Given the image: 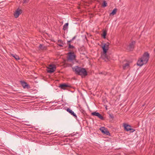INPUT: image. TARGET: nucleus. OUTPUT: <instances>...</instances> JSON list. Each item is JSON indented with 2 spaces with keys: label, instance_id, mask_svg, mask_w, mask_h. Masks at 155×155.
I'll list each match as a JSON object with an SVG mask.
<instances>
[{
  "label": "nucleus",
  "instance_id": "4",
  "mask_svg": "<svg viewBox=\"0 0 155 155\" xmlns=\"http://www.w3.org/2000/svg\"><path fill=\"white\" fill-rule=\"evenodd\" d=\"M68 61L71 62L73 60L75 59L76 56L74 54L73 51L69 52L68 53Z\"/></svg>",
  "mask_w": 155,
  "mask_h": 155
},
{
  "label": "nucleus",
  "instance_id": "7",
  "mask_svg": "<svg viewBox=\"0 0 155 155\" xmlns=\"http://www.w3.org/2000/svg\"><path fill=\"white\" fill-rule=\"evenodd\" d=\"M104 134H106L107 135L110 136V134L107 130V128H106L104 127H101L99 129Z\"/></svg>",
  "mask_w": 155,
  "mask_h": 155
},
{
  "label": "nucleus",
  "instance_id": "3",
  "mask_svg": "<svg viewBox=\"0 0 155 155\" xmlns=\"http://www.w3.org/2000/svg\"><path fill=\"white\" fill-rule=\"evenodd\" d=\"M109 43L107 42L104 44L102 46L104 53L102 55V57L106 61L109 60V58L107 55V51L109 49Z\"/></svg>",
  "mask_w": 155,
  "mask_h": 155
},
{
  "label": "nucleus",
  "instance_id": "2",
  "mask_svg": "<svg viewBox=\"0 0 155 155\" xmlns=\"http://www.w3.org/2000/svg\"><path fill=\"white\" fill-rule=\"evenodd\" d=\"M72 69L76 74L84 76L87 75V71L84 68L76 66L73 68Z\"/></svg>",
  "mask_w": 155,
  "mask_h": 155
},
{
  "label": "nucleus",
  "instance_id": "25",
  "mask_svg": "<svg viewBox=\"0 0 155 155\" xmlns=\"http://www.w3.org/2000/svg\"><path fill=\"white\" fill-rule=\"evenodd\" d=\"M29 2V0H24L23 2L24 3H27Z\"/></svg>",
  "mask_w": 155,
  "mask_h": 155
},
{
  "label": "nucleus",
  "instance_id": "11",
  "mask_svg": "<svg viewBox=\"0 0 155 155\" xmlns=\"http://www.w3.org/2000/svg\"><path fill=\"white\" fill-rule=\"evenodd\" d=\"M22 10L21 9H17L14 13V16L15 18H18L19 15L22 13Z\"/></svg>",
  "mask_w": 155,
  "mask_h": 155
},
{
  "label": "nucleus",
  "instance_id": "22",
  "mask_svg": "<svg viewBox=\"0 0 155 155\" xmlns=\"http://www.w3.org/2000/svg\"><path fill=\"white\" fill-rule=\"evenodd\" d=\"M39 48L41 50H44L45 48V47L43 46V45L42 44H40L39 46Z\"/></svg>",
  "mask_w": 155,
  "mask_h": 155
},
{
  "label": "nucleus",
  "instance_id": "10",
  "mask_svg": "<svg viewBox=\"0 0 155 155\" xmlns=\"http://www.w3.org/2000/svg\"><path fill=\"white\" fill-rule=\"evenodd\" d=\"M21 85L24 88L29 89L30 88V86L27 83L24 81H21Z\"/></svg>",
  "mask_w": 155,
  "mask_h": 155
},
{
  "label": "nucleus",
  "instance_id": "26",
  "mask_svg": "<svg viewBox=\"0 0 155 155\" xmlns=\"http://www.w3.org/2000/svg\"><path fill=\"white\" fill-rule=\"evenodd\" d=\"M77 37V36H75L72 38V40H74Z\"/></svg>",
  "mask_w": 155,
  "mask_h": 155
},
{
  "label": "nucleus",
  "instance_id": "5",
  "mask_svg": "<svg viewBox=\"0 0 155 155\" xmlns=\"http://www.w3.org/2000/svg\"><path fill=\"white\" fill-rule=\"evenodd\" d=\"M123 126L124 127V130L127 131H130V132H133L135 131V130L131 128L130 125L126 123L123 124Z\"/></svg>",
  "mask_w": 155,
  "mask_h": 155
},
{
  "label": "nucleus",
  "instance_id": "21",
  "mask_svg": "<svg viewBox=\"0 0 155 155\" xmlns=\"http://www.w3.org/2000/svg\"><path fill=\"white\" fill-rule=\"evenodd\" d=\"M58 42H60V44H58V45L60 47H63V41L61 40H59Z\"/></svg>",
  "mask_w": 155,
  "mask_h": 155
},
{
  "label": "nucleus",
  "instance_id": "1",
  "mask_svg": "<svg viewBox=\"0 0 155 155\" xmlns=\"http://www.w3.org/2000/svg\"><path fill=\"white\" fill-rule=\"evenodd\" d=\"M149 58V54L147 52H145L142 57L140 58L137 61V64L141 66L146 64L148 62Z\"/></svg>",
  "mask_w": 155,
  "mask_h": 155
},
{
  "label": "nucleus",
  "instance_id": "15",
  "mask_svg": "<svg viewBox=\"0 0 155 155\" xmlns=\"http://www.w3.org/2000/svg\"><path fill=\"white\" fill-rule=\"evenodd\" d=\"M117 11V9L116 8H115L114 9V10H113L112 12H111L110 14V15H115L116 13V12Z\"/></svg>",
  "mask_w": 155,
  "mask_h": 155
},
{
  "label": "nucleus",
  "instance_id": "18",
  "mask_svg": "<svg viewBox=\"0 0 155 155\" xmlns=\"http://www.w3.org/2000/svg\"><path fill=\"white\" fill-rule=\"evenodd\" d=\"M68 45V48L72 49V50L75 49V47L74 46L71 45V44Z\"/></svg>",
  "mask_w": 155,
  "mask_h": 155
},
{
  "label": "nucleus",
  "instance_id": "8",
  "mask_svg": "<svg viewBox=\"0 0 155 155\" xmlns=\"http://www.w3.org/2000/svg\"><path fill=\"white\" fill-rule=\"evenodd\" d=\"M91 115L92 116H97L99 119L101 120H104V118L98 112H93L91 113Z\"/></svg>",
  "mask_w": 155,
  "mask_h": 155
},
{
  "label": "nucleus",
  "instance_id": "12",
  "mask_svg": "<svg viewBox=\"0 0 155 155\" xmlns=\"http://www.w3.org/2000/svg\"><path fill=\"white\" fill-rule=\"evenodd\" d=\"M135 43V41H132L129 44L128 48V49L130 51L132 50L134 47V45Z\"/></svg>",
  "mask_w": 155,
  "mask_h": 155
},
{
  "label": "nucleus",
  "instance_id": "6",
  "mask_svg": "<svg viewBox=\"0 0 155 155\" xmlns=\"http://www.w3.org/2000/svg\"><path fill=\"white\" fill-rule=\"evenodd\" d=\"M56 68L54 65H50L47 68L48 72L51 73L54 72Z\"/></svg>",
  "mask_w": 155,
  "mask_h": 155
},
{
  "label": "nucleus",
  "instance_id": "17",
  "mask_svg": "<svg viewBox=\"0 0 155 155\" xmlns=\"http://www.w3.org/2000/svg\"><path fill=\"white\" fill-rule=\"evenodd\" d=\"M12 57L14 58H15V59H16V60H18L20 59L19 57L16 54L15 55L13 54H12Z\"/></svg>",
  "mask_w": 155,
  "mask_h": 155
},
{
  "label": "nucleus",
  "instance_id": "14",
  "mask_svg": "<svg viewBox=\"0 0 155 155\" xmlns=\"http://www.w3.org/2000/svg\"><path fill=\"white\" fill-rule=\"evenodd\" d=\"M69 86L66 84H61L60 85L59 87L63 89H65L67 87H69Z\"/></svg>",
  "mask_w": 155,
  "mask_h": 155
},
{
  "label": "nucleus",
  "instance_id": "9",
  "mask_svg": "<svg viewBox=\"0 0 155 155\" xmlns=\"http://www.w3.org/2000/svg\"><path fill=\"white\" fill-rule=\"evenodd\" d=\"M122 65L123 69L124 70H126L129 67V63L126 61H124L123 62Z\"/></svg>",
  "mask_w": 155,
  "mask_h": 155
},
{
  "label": "nucleus",
  "instance_id": "13",
  "mask_svg": "<svg viewBox=\"0 0 155 155\" xmlns=\"http://www.w3.org/2000/svg\"><path fill=\"white\" fill-rule=\"evenodd\" d=\"M67 111L69 113L71 114V115H73L74 117L76 119L77 118V116L76 115V114L74 113V112L73 111H72V110L70 109V108H68L67 109Z\"/></svg>",
  "mask_w": 155,
  "mask_h": 155
},
{
  "label": "nucleus",
  "instance_id": "24",
  "mask_svg": "<svg viewBox=\"0 0 155 155\" xmlns=\"http://www.w3.org/2000/svg\"><path fill=\"white\" fill-rule=\"evenodd\" d=\"M73 40H72V39L70 40L69 41H67V45H69V44H71L70 43Z\"/></svg>",
  "mask_w": 155,
  "mask_h": 155
},
{
  "label": "nucleus",
  "instance_id": "20",
  "mask_svg": "<svg viewBox=\"0 0 155 155\" xmlns=\"http://www.w3.org/2000/svg\"><path fill=\"white\" fill-rule=\"evenodd\" d=\"M107 31L106 30H104L103 31L102 36L104 38H106V36L107 35Z\"/></svg>",
  "mask_w": 155,
  "mask_h": 155
},
{
  "label": "nucleus",
  "instance_id": "16",
  "mask_svg": "<svg viewBox=\"0 0 155 155\" xmlns=\"http://www.w3.org/2000/svg\"><path fill=\"white\" fill-rule=\"evenodd\" d=\"M68 23H65L63 26V29L64 31L66 30L68 28Z\"/></svg>",
  "mask_w": 155,
  "mask_h": 155
},
{
  "label": "nucleus",
  "instance_id": "23",
  "mask_svg": "<svg viewBox=\"0 0 155 155\" xmlns=\"http://www.w3.org/2000/svg\"><path fill=\"white\" fill-rule=\"evenodd\" d=\"M109 118H111L113 119L114 118V115L112 114H110L109 115Z\"/></svg>",
  "mask_w": 155,
  "mask_h": 155
},
{
  "label": "nucleus",
  "instance_id": "19",
  "mask_svg": "<svg viewBox=\"0 0 155 155\" xmlns=\"http://www.w3.org/2000/svg\"><path fill=\"white\" fill-rule=\"evenodd\" d=\"M107 6V3L106 1H104L103 2V3L102 5V6L103 7H105Z\"/></svg>",
  "mask_w": 155,
  "mask_h": 155
}]
</instances>
